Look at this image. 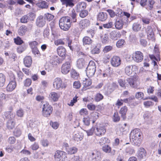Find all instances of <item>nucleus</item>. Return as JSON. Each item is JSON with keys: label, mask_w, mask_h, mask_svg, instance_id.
I'll list each match as a JSON object with an SVG mask.
<instances>
[{"label": "nucleus", "mask_w": 161, "mask_h": 161, "mask_svg": "<svg viewBox=\"0 0 161 161\" xmlns=\"http://www.w3.org/2000/svg\"><path fill=\"white\" fill-rule=\"evenodd\" d=\"M118 81L120 86L125 89L128 87L129 85L132 88H136L139 83V80L136 77L127 78L126 80L119 79Z\"/></svg>", "instance_id": "obj_1"}, {"label": "nucleus", "mask_w": 161, "mask_h": 161, "mask_svg": "<svg viewBox=\"0 0 161 161\" xmlns=\"http://www.w3.org/2000/svg\"><path fill=\"white\" fill-rule=\"evenodd\" d=\"M70 18L68 16L62 17L59 21V25L62 29L66 31L68 30L71 26Z\"/></svg>", "instance_id": "obj_2"}, {"label": "nucleus", "mask_w": 161, "mask_h": 161, "mask_svg": "<svg viewBox=\"0 0 161 161\" xmlns=\"http://www.w3.org/2000/svg\"><path fill=\"white\" fill-rule=\"evenodd\" d=\"M96 65L95 62L91 61L86 69L87 75L89 77L92 76L95 74L96 70Z\"/></svg>", "instance_id": "obj_3"}, {"label": "nucleus", "mask_w": 161, "mask_h": 161, "mask_svg": "<svg viewBox=\"0 0 161 161\" xmlns=\"http://www.w3.org/2000/svg\"><path fill=\"white\" fill-rule=\"evenodd\" d=\"M42 108V114L44 117L49 116L52 113L53 108L47 102L44 103Z\"/></svg>", "instance_id": "obj_4"}, {"label": "nucleus", "mask_w": 161, "mask_h": 161, "mask_svg": "<svg viewBox=\"0 0 161 161\" xmlns=\"http://www.w3.org/2000/svg\"><path fill=\"white\" fill-rule=\"evenodd\" d=\"M137 66L135 65H129L126 66L125 69V72L128 75L131 76L136 73L137 70Z\"/></svg>", "instance_id": "obj_5"}, {"label": "nucleus", "mask_w": 161, "mask_h": 161, "mask_svg": "<svg viewBox=\"0 0 161 161\" xmlns=\"http://www.w3.org/2000/svg\"><path fill=\"white\" fill-rule=\"evenodd\" d=\"M53 86V87L57 90L60 88H65L66 87V84L63 83L62 80L59 78H56L54 80Z\"/></svg>", "instance_id": "obj_6"}, {"label": "nucleus", "mask_w": 161, "mask_h": 161, "mask_svg": "<svg viewBox=\"0 0 161 161\" xmlns=\"http://www.w3.org/2000/svg\"><path fill=\"white\" fill-rule=\"evenodd\" d=\"M66 153L60 150L57 151L54 155V159L55 161H61L62 158L64 157L67 158Z\"/></svg>", "instance_id": "obj_7"}, {"label": "nucleus", "mask_w": 161, "mask_h": 161, "mask_svg": "<svg viewBox=\"0 0 161 161\" xmlns=\"http://www.w3.org/2000/svg\"><path fill=\"white\" fill-rule=\"evenodd\" d=\"M132 58L137 63L140 62L143 59V54L140 51H136L133 54Z\"/></svg>", "instance_id": "obj_8"}, {"label": "nucleus", "mask_w": 161, "mask_h": 161, "mask_svg": "<svg viewBox=\"0 0 161 161\" xmlns=\"http://www.w3.org/2000/svg\"><path fill=\"white\" fill-rule=\"evenodd\" d=\"M71 69V66L69 62H66L63 64L61 67V71L64 74H68L70 71Z\"/></svg>", "instance_id": "obj_9"}, {"label": "nucleus", "mask_w": 161, "mask_h": 161, "mask_svg": "<svg viewBox=\"0 0 161 161\" xmlns=\"http://www.w3.org/2000/svg\"><path fill=\"white\" fill-rule=\"evenodd\" d=\"M110 62L113 66L118 67L121 64V59L119 57L114 56L111 59Z\"/></svg>", "instance_id": "obj_10"}, {"label": "nucleus", "mask_w": 161, "mask_h": 161, "mask_svg": "<svg viewBox=\"0 0 161 161\" xmlns=\"http://www.w3.org/2000/svg\"><path fill=\"white\" fill-rule=\"evenodd\" d=\"M130 142L134 145L138 147L140 145L142 142L141 136H135V138L132 137H130Z\"/></svg>", "instance_id": "obj_11"}, {"label": "nucleus", "mask_w": 161, "mask_h": 161, "mask_svg": "<svg viewBox=\"0 0 161 161\" xmlns=\"http://www.w3.org/2000/svg\"><path fill=\"white\" fill-rule=\"evenodd\" d=\"M50 62V64H52L53 65L52 66H51L50 68L51 69L53 66L56 65L57 64L61 63L62 62V60L60 59L57 56H54L52 58Z\"/></svg>", "instance_id": "obj_12"}, {"label": "nucleus", "mask_w": 161, "mask_h": 161, "mask_svg": "<svg viewBox=\"0 0 161 161\" xmlns=\"http://www.w3.org/2000/svg\"><path fill=\"white\" fill-rule=\"evenodd\" d=\"M45 23V19L44 18L43 16L41 15L37 18L36 22L37 26L39 27H42L44 25Z\"/></svg>", "instance_id": "obj_13"}, {"label": "nucleus", "mask_w": 161, "mask_h": 161, "mask_svg": "<svg viewBox=\"0 0 161 161\" xmlns=\"http://www.w3.org/2000/svg\"><path fill=\"white\" fill-rule=\"evenodd\" d=\"M121 36L120 32L115 31H112L110 34V38L114 40H117L118 38H120Z\"/></svg>", "instance_id": "obj_14"}, {"label": "nucleus", "mask_w": 161, "mask_h": 161, "mask_svg": "<svg viewBox=\"0 0 161 161\" xmlns=\"http://www.w3.org/2000/svg\"><path fill=\"white\" fill-rule=\"evenodd\" d=\"M90 22L87 19H83L81 20L79 23V25L80 27L82 29H84L89 26Z\"/></svg>", "instance_id": "obj_15"}, {"label": "nucleus", "mask_w": 161, "mask_h": 161, "mask_svg": "<svg viewBox=\"0 0 161 161\" xmlns=\"http://www.w3.org/2000/svg\"><path fill=\"white\" fill-rule=\"evenodd\" d=\"M106 132V129L104 127H97L95 129V133L98 136H100L104 135Z\"/></svg>", "instance_id": "obj_16"}, {"label": "nucleus", "mask_w": 161, "mask_h": 161, "mask_svg": "<svg viewBox=\"0 0 161 161\" xmlns=\"http://www.w3.org/2000/svg\"><path fill=\"white\" fill-rule=\"evenodd\" d=\"M146 30L148 39L149 40H154V34L152 27L150 26H148L147 27Z\"/></svg>", "instance_id": "obj_17"}, {"label": "nucleus", "mask_w": 161, "mask_h": 161, "mask_svg": "<svg viewBox=\"0 0 161 161\" xmlns=\"http://www.w3.org/2000/svg\"><path fill=\"white\" fill-rule=\"evenodd\" d=\"M16 83L15 81H10L6 87V90L8 92H12L16 87Z\"/></svg>", "instance_id": "obj_18"}, {"label": "nucleus", "mask_w": 161, "mask_h": 161, "mask_svg": "<svg viewBox=\"0 0 161 161\" xmlns=\"http://www.w3.org/2000/svg\"><path fill=\"white\" fill-rule=\"evenodd\" d=\"M86 3L84 2H80L78 3L76 6V8L77 12L80 10H84L86 8Z\"/></svg>", "instance_id": "obj_19"}, {"label": "nucleus", "mask_w": 161, "mask_h": 161, "mask_svg": "<svg viewBox=\"0 0 161 161\" xmlns=\"http://www.w3.org/2000/svg\"><path fill=\"white\" fill-rule=\"evenodd\" d=\"M58 55L60 57L64 58L66 54V50L63 47H59L57 49Z\"/></svg>", "instance_id": "obj_20"}, {"label": "nucleus", "mask_w": 161, "mask_h": 161, "mask_svg": "<svg viewBox=\"0 0 161 161\" xmlns=\"http://www.w3.org/2000/svg\"><path fill=\"white\" fill-rule=\"evenodd\" d=\"M108 18V15L106 13L100 12L97 15V19L101 21H105Z\"/></svg>", "instance_id": "obj_21"}, {"label": "nucleus", "mask_w": 161, "mask_h": 161, "mask_svg": "<svg viewBox=\"0 0 161 161\" xmlns=\"http://www.w3.org/2000/svg\"><path fill=\"white\" fill-rule=\"evenodd\" d=\"M142 134V133L139 129H135L133 130L130 133V137H132L133 138H135V136H141Z\"/></svg>", "instance_id": "obj_22"}, {"label": "nucleus", "mask_w": 161, "mask_h": 161, "mask_svg": "<svg viewBox=\"0 0 161 161\" xmlns=\"http://www.w3.org/2000/svg\"><path fill=\"white\" fill-rule=\"evenodd\" d=\"M86 62L83 58L79 59L77 61L76 66L77 67L80 69H82L86 66Z\"/></svg>", "instance_id": "obj_23"}, {"label": "nucleus", "mask_w": 161, "mask_h": 161, "mask_svg": "<svg viewBox=\"0 0 161 161\" xmlns=\"http://www.w3.org/2000/svg\"><path fill=\"white\" fill-rule=\"evenodd\" d=\"M82 42L84 45H90L92 43V40L89 36H86L83 38Z\"/></svg>", "instance_id": "obj_24"}, {"label": "nucleus", "mask_w": 161, "mask_h": 161, "mask_svg": "<svg viewBox=\"0 0 161 161\" xmlns=\"http://www.w3.org/2000/svg\"><path fill=\"white\" fill-rule=\"evenodd\" d=\"M62 2V4L65 5L66 7H72L74 4L73 0H60Z\"/></svg>", "instance_id": "obj_25"}, {"label": "nucleus", "mask_w": 161, "mask_h": 161, "mask_svg": "<svg viewBox=\"0 0 161 161\" xmlns=\"http://www.w3.org/2000/svg\"><path fill=\"white\" fill-rule=\"evenodd\" d=\"M146 154L145 149L143 148H140L137 152V156L140 158H142L145 157Z\"/></svg>", "instance_id": "obj_26"}, {"label": "nucleus", "mask_w": 161, "mask_h": 161, "mask_svg": "<svg viewBox=\"0 0 161 161\" xmlns=\"http://www.w3.org/2000/svg\"><path fill=\"white\" fill-rule=\"evenodd\" d=\"M127 108L126 106L122 107L119 112V113L121 114V117L124 120L126 118V114L127 111Z\"/></svg>", "instance_id": "obj_27"}, {"label": "nucleus", "mask_w": 161, "mask_h": 161, "mask_svg": "<svg viewBox=\"0 0 161 161\" xmlns=\"http://www.w3.org/2000/svg\"><path fill=\"white\" fill-rule=\"evenodd\" d=\"M28 29L25 25H23L19 28L18 30L19 34V35L23 36L25 34L26 32L28 31Z\"/></svg>", "instance_id": "obj_28"}, {"label": "nucleus", "mask_w": 161, "mask_h": 161, "mask_svg": "<svg viewBox=\"0 0 161 161\" xmlns=\"http://www.w3.org/2000/svg\"><path fill=\"white\" fill-rule=\"evenodd\" d=\"M37 6L42 9H47L48 7V5L47 3L44 1H41L37 3Z\"/></svg>", "instance_id": "obj_29"}, {"label": "nucleus", "mask_w": 161, "mask_h": 161, "mask_svg": "<svg viewBox=\"0 0 161 161\" xmlns=\"http://www.w3.org/2000/svg\"><path fill=\"white\" fill-rule=\"evenodd\" d=\"M59 96L58 94L55 92H51L49 95V98L50 99H51L54 101H57Z\"/></svg>", "instance_id": "obj_30"}, {"label": "nucleus", "mask_w": 161, "mask_h": 161, "mask_svg": "<svg viewBox=\"0 0 161 161\" xmlns=\"http://www.w3.org/2000/svg\"><path fill=\"white\" fill-rule=\"evenodd\" d=\"M32 59L31 57H26L24 59V62L25 65L27 67H29L32 64Z\"/></svg>", "instance_id": "obj_31"}, {"label": "nucleus", "mask_w": 161, "mask_h": 161, "mask_svg": "<svg viewBox=\"0 0 161 161\" xmlns=\"http://www.w3.org/2000/svg\"><path fill=\"white\" fill-rule=\"evenodd\" d=\"M141 25L138 22H135L132 25V29L133 31L135 32H137L140 30L141 28Z\"/></svg>", "instance_id": "obj_32"}, {"label": "nucleus", "mask_w": 161, "mask_h": 161, "mask_svg": "<svg viewBox=\"0 0 161 161\" xmlns=\"http://www.w3.org/2000/svg\"><path fill=\"white\" fill-rule=\"evenodd\" d=\"M91 158L96 159L97 160H100L101 159V154L100 152H97L95 153H92L90 155Z\"/></svg>", "instance_id": "obj_33"}, {"label": "nucleus", "mask_w": 161, "mask_h": 161, "mask_svg": "<svg viewBox=\"0 0 161 161\" xmlns=\"http://www.w3.org/2000/svg\"><path fill=\"white\" fill-rule=\"evenodd\" d=\"M15 123L13 119H11L8 121L7 123V127L8 129H12L15 126Z\"/></svg>", "instance_id": "obj_34"}, {"label": "nucleus", "mask_w": 161, "mask_h": 161, "mask_svg": "<svg viewBox=\"0 0 161 161\" xmlns=\"http://www.w3.org/2000/svg\"><path fill=\"white\" fill-rule=\"evenodd\" d=\"M78 151L76 147H73L66 148V151L68 154H72L76 153Z\"/></svg>", "instance_id": "obj_35"}, {"label": "nucleus", "mask_w": 161, "mask_h": 161, "mask_svg": "<svg viewBox=\"0 0 161 161\" xmlns=\"http://www.w3.org/2000/svg\"><path fill=\"white\" fill-rule=\"evenodd\" d=\"M135 97L138 99L145 100L148 99V97L144 98V94L142 92H138L136 93Z\"/></svg>", "instance_id": "obj_36"}, {"label": "nucleus", "mask_w": 161, "mask_h": 161, "mask_svg": "<svg viewBox=\"0 0 161 161\" xmlns=\"http://www.w3.org/2000/svg\"><path fill=\"white\" fill-rule=\"evenodd\" d=\"M70 14V16L72 18L71 23L72 22L73 23L76 22L77 21V19L76 18L77 14L75 10L74 9H72Z\"/></svg>", "instance_id": "obj_37"}, {"label": "nucleus", "mask_w": 161, "mask_h": 161, "mask_svg": "<svg viewBox=\"0 0 161 161\" xmlns=\"http://www.w3.org/2000/svg\"><path fill=\"white\" fill-rule=\"evenodd\" d=\"M5 80V75L2 73H0V87H2L4 86Z\"/></svg>", "instance_id": "obj_38"}, {"label": "nucleus", "mask_w": 161, "mask_h": 161, "mask_svg": "<svg viewBox=\"0 0 161 161\" xmlns=\"http://www.w3.org/2000/svg\"><path fill=\"white\" fill-rule=\"evenodd\" d=\"M123 22L121 20H119L116 21L115 23V28L118 30L121 29L123 26Z\"/></svg>", "instance_id": "obj_39"}, {"label": "nucleus", "mask_w": 161, "mask_h": 161, "mask_svg": "<svg viewBox=\"0 0 161 161\" xmlns=\"http://www.w3.org/2000/svg\"><path fill=\"white\" fill-rule=\"evenodd\" d=\"M110 141V140L108 138L102 137L99 140L98 143L101 146H102L106 143H109Z\"/></svg>", "instance_id": "obj_40"}, {"label": "nucleus", "mask_w": 161, "mask_h": 161, "mask_svg": "<svg viewBox=\"0 0 161 161\" xmlns=\"http://www.w3.org/2000/svg\"><path fill=\"white\" fill-rule=\"evenodd\" d=\"M85 80H84L83 82V84L84 85V87L86 88L91 85L92 83V80L90 79H85Z\"/></svg>", "instance_id": "obj_41"}, {"label": "nucleus", "mask_w": 161, "mask_h": 161, "mask_svg": "<svg viewBox=\"0 0 161 161\" xmlns=\"http://www.w3.org/2000/svg\"><path fill=\"white\" fill-rule=\"evenodd\" d=\"M50 25L52 31V34L55 37L57 35V33L56 32V30L55 28L54 23L53 22H51L50 24Z\"/></svg>", "instance_id": "obj_42"}, {"label": "nucleus", "mask_w": 161, "mask_h": 161, "mask_svg": "<svg viewBox=\"0 0 161 161\" xmlns=\"http://www.w3.org/2000/svg\"><path fill=\"white\" fill-rule=\"evenodd\" d=\"M79 12L80 13L79 15L80 17L82 18L85 17L88 14V11L86 10H80Z\"/></svg>", "instance_id": "obj_43"}, {"label": "nucleus", "mask_w": 161, "mask_h": 161, "mask_svg": "<svg viewBox=\"0 0 161 161\" xmlns=\"http://www.w3.org/2000/svg\"><path fill=\"white\" fill-rule=\"evenodd\" d=\"M144 119L147 121H149L151 120L152 116L148 112H146L143 115Z\"/></svg>", "instance_id": "obj_44"}, {"label": "nucleus", "mask_w": 161, "mask_h": 161, "mask_svg": "<svg viewBox=\"0 0 161 161\" xmlns=\"http://www.w3.org/2000/svg\"><path fill=\"white\" fill-rule=\"evenodd\" d=\"M102 150L105 153H109L111 152V148L108 145H105L102 147Z\"/></svg>", "instance_id": "obj_45"}, {"label": "nucleus", "mask_w": 161, "mask_h": 161, "mask_svg": "<svg viewBox=\"0 0 161 161\" xmlns=\"http://www.w3.org/2000/svg\"><path fill=\"white\" fill-rule=\"evenodd\" d=\"M82 139V136L79 133H75L74 136V139L77 142L81 141Z\"/></svg>", "instance_id": "obj_46"}, {"label": "nucleus", "mask_w": 161, "mask_h": 161, "mask_svg": "<svg viewBox=\"0 0 161 161\" xmlns=\"http://www.w3.org/2000/svg\"><path fill=\"white\" fill-rule=\"evenodd\" d=\"M29 45L31 49L37 47L38 43L36 41H33L29 43Z\"/></svg>", "instance_id": "obj_47"}, {"label": "nucleus", "mask_w": 161, "mask_h": 161, "mask_svg": "<svg viewBox=\"0 0 161 161\" xmlns=\"http://www.w3.org/2000/svg\"><path fill=\"white\" fill-rule=\"evenodd\" d=\"M103 96L100 93L96 94L95 97V100L96 102H99L103 98Z\"/></svg>", "instance_id": "obj_48"}, {"label": "nucleus", "mask_w": 161, "mask_h": 161, "mask_svg": "<svg viewBox=\"0 0 161 161\" xmlns=\"http://www.w3.org/2000/svg\"><path fill=\"white\" fill-rule=\"evenodd\" d=\"M29 18V17L28 14L23 16L20 19V22L23 23H27Z\"/></svg>", "instance_id": "obj_49"}, {"label": "nucleus", "mask_w": 161, "mask_h": 161, "mask_svg": "<svg viewBox=\"0 0 161 161\" xmlns=\"http://www.w3.org/2000/svg\"><path fill=\"white\" fill-rule=\"evenodd\" d=\"M16 139L14 136H11L8 138L7 141L10 144H14L16 142Z\"/></svg>", "instance_id": "obj_50"}, {"label": "nucleus", "mask_w": 161, "mask_h": 161, "mask_svg": "<svg viewBox=\"0 0 161 161\" xmlns=\"http://www.w3.org/2000/svg\"><path fill=\"white\" fill-rule=\"evenodd\" d=\"M45 19L49 21L53 19L54 16L51 14L47 13L45 14Z\"/></svg>", "instance_id": "obj_51"}, {"label": "nucleus", "mask_w": 161, "mask_h": 161, "mask_svg": "<svg viewBox=\"0 0 161 161\" xmlns=\"http://www.w3.org/2000/svg\"><path fill=\"white\" fill-rule=\"evenodd\" d=\"M102 42L103 43L106 44L108 42V37L107 35L105 34L102 38Z\"/></svg>", "instance_id": "obj_52"}, {"label": "nucleus", "mask_w": 161, "mask_h": 161, "mask_svg": "<svg viewBox=\"0 0 161 161\" xmlns=\"http://www.w3.org/2000/svg\"><path fill=\"white\" fill-rule=\"evenodd\" d=\"M125 41L122 39L118 40L116 43V46L117 47H120L122 46L125 43Z\"/></svg>", "instance_id": "obj_53"}, {"label": "nucleus", "mask_w": 161, "mask_h": 161, "mask_svg": "<svg viewBox=\"0 0 161 161\" xmlns=\"http://www.w3.org/2000/svg\"><path fill=\"white\" fill-rule=\"evenodd\" d=\"M113 121L115 122H118L120 120V117L117 113H114L113 117Z\"/></svg>", "instance_id": "obj_54"}, {"label": "nucleus", "mask_w": 161, "mask_h": 161, "mask_svg": "<svg viewBox=\"0 0 161 161\" xmlns=\"http://www.w3.org/2000/svg\"><path fill=\"white\" fill-rule=\"evenodd\" d=\"M123 14L126 17V21L124 22V23L127 24L129 23L130 22V21H129V20L128 18H130V14L129 13L125 12H124Z\"/></svg>", "instance_id": "obj_55"}, {"label": "nucleus", "mask_w": 161, "mask_h": 161, "mask_svg": "<svg viewBox=\"0 0 161 161\" xmlns=\"http://www.w3.org/2000/svg\"><path fill=\"white\" fill-rule=\"evenodd\" d=\"M14 134L16 136L18 137L21 135V131L19 129L17 128L15 129Z\"/></svg>", "instance_id": "obj_56"}, {"label": "nucleus", "mask_w": 161, "mask_h": 161, "mask_svg": "<svg viewBox=\"0 0 161 161\" xmlns=\"http://www.w3.org/2000/svg\"><path fill=\"white\" fill-rule=\"evenodd\" d=\"M54 44L58 46L59 45H64V42L61 39H58L55 41Z\"/></svg>", "instance_id": "obj_57"}, {"label": "nucleus", "mask_w": 161, "mask_h": 161, "mask_svg": "<svg viewBox=\"0 0 161 161\" xmlns=\"http://www.w3.org/2000/svg\"><path fill=\"white\" fill-rule=\"evenodd\" d=\"M126 124L125 123L123 125H119V130L121 132H124L126 130Z\"/></svg>", "instance_id": "obj_58"}, {"label": "nucleus", "mask_w": 161, "mask_h": 161, "mask_svg": "<svg viewBox=\"0 0 161 161\" xmlns=\"http://www.w3.org/2000/svg\"><path fill=\"white\" fill-rule=\"evenodd\" d=\"M113 25V23L112 22H109L108 23L104 24L103 25V27L106 28H111Z\"/></svg>", "instance_id": "obj_59"}, {"label": "nucleus", "mask_w": 161, "mask_h": 161, "mask_svg": "<svg viewBox=\"0 0 161 161\" xmlns=\"http://www.w3.org/2000/svg\"><path fill=\"white\" fill-rule=\"evenodd\" d=\"M113 47L110 46H106L103 50V52L104 53H107L112 50Z\"/></svg>", "instance_id": "obj_60"}, {"label": "nucleus", "mask_w": 161, "mask_h": 161, "mask_svg": "<svg viewBox=\"0 0 161 161\" xmlns=\"http://www.w3.org/2000/svg\"><path fill=\"white\" fill-rule=\"evenodd\" d=\"M16 114L18 117H22L23 116L24 114V111L22 109H19L17 111Z\"/></svg>", "instance_id": "obj_61"}, {"label": "nucleus", "mask_w": 161, "mask_h": 161, "mask_svg": "<svg viewBox=\"0 0 161 161\" xmlns=\"http://www.w3.org/2000/svg\"><path fill=\"white\" fill-rule=\"evenodd\" d=\"M87 107L89 110L93 111L95 109L96 106L94 104L90 103L87 105Z\"/></svg>", "instance_id": "obj_62"}, {"label": "nucleus", "mask_w": 161, "mask_h": 161, "mask_svg": "<svg viewBox=\"0 0 161 161\" xmlns=\"http://www.w3.org/2000/svg\"><path fill=\"white\" fill-rule=\"evenodd\" d=\"M31 79L27 78L24 81V85L26 86H29L31 85Z\"/></svg>", "instance_id": "obj_63"}, {"label": "nucleus", "mask_w": 161, "mask_h": 161, "mask_svg": "<svg viewBox=\"0 0 161 161\" xmlns=\"http://www.w3.org/2000/svg\"><path fill=\"white\" fill-rule=\"evenodd\" d=\"M148 8L149 10H151L153 8V5L154 4L155 2L154 0H148Z\"/></svg>", "instance_id": "obj_64"}]
</instances>
